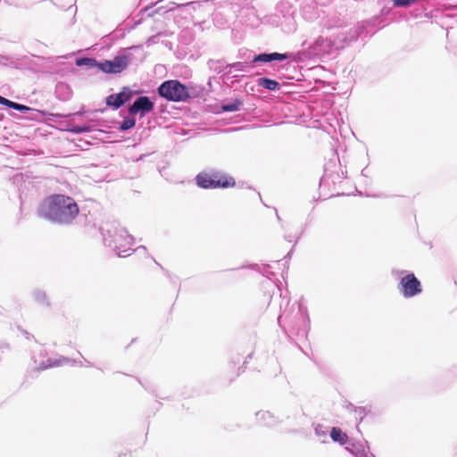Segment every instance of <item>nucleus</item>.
<instances>
[{
	"instance_id": "nucleus-3",
	"label": "nucleus",
	"mask_w": 457,
	"mask_h": 457,
	"mask_svg": "<svg viewBox=\"0 0 457 457\" xmlns=\"http://www.w3.org/2000/svg\"><path fill=\"white\" fill-rule=\"evenodd\" d=\"M194 181L197 187L204 190L228 189L237 186L232 175L215 168H208L198 172Z\"/></svg>"
},
{
	"instance_id": "nucleus-23",
	"label": "nucleus",
	"mask_w": 457,
	"mask_h": 457,
	"mask_svg": "<svg viewBox=\"0 0 457 457\" xmlns=\"http://www.w3.org/2000/svg\"><path fill=\"white\" fill-rule=\"evenodd\" d=\"M256 85L270 92H278L281 88V85L278 80L266 76L258 78Z\"/></svg>"
},
{
	"instance_id": "nucleus-61",
	"label": "nucleus",
	"mask_w": 457,
	"mask_h": 457,
	"mask_svg": "<svg viewBox=\"0 0 457 457\" xmlns=\"http://www.w3.org/2000/svg\"><path fill=\"white\" fill-rule=\"evenodd\" d=\"M239 361H240V359H239V357H237V361H233V363L236 364V363H237Z\"/></svg>"
},
{
	"instance_id": "nucleus-46",
	"label": "nucleus",
	"mask_w": 457,
	"mask_h": 457,
	"mask_svg": "<svg viewBox=\"0 0 457 457\" xmlns=\"http://www.w3.org/2000/svg\"><path fill=\"white\" fill-rule=\"evenodd\" d=\"M15 104L16 102L7 98L3 106H4L8 110H14Z\"/></svg>"
},
{
	"instance_id": "nucleus-37",
	"label": "nucleus",
	"mask_w": 457,
	"mask_h": 457,
	"mask_svg": "<svg viewBox=\"0 0 457 457\" xmlns=\"http://www.w3.org/2000/svg\"><path fill=\"white\" fill-rule=\"evenodd\" d=\"M298 310L303 319L304 323L309 325L311 320H310V317L308 314L307 307L305 305H303V303H299Z\"/></svg>"
},
{
	"instance_id": "nucleus-13",
	"label": "nucleus",
	"mask_w": 457,
	"mask_h": 457,
	"mask_svg": "<svg viewBox=\"0 0 457 457\" xmlns=\"http://www.w3.org/2000/svg\"><path fill=\"white\" fill-rule=\"evenodd\" d=\"M345 450L353 457H376V455L370 452V444L367 440H364V443H362L351 438L349 445L345 446Z\"/></svg>"
},
{
	"instance_id": "nucleus-5",
	"label": "nucleus",
	"mask_w": 457,
	"mask_h": 457,
	"mask_svg": "<svg viewBox=\"0 0 457 457\" xmlns=\"http://www.w3.org/2000/svg\"><path fill=\"white\" fill-rule=\"evenodd\" d=\"M142 49L143 46L141 44L120 47L112 59H103L104 73L116 75L123 72L132 62L133 54L131 51Z\"/></svg>"
},
{
	"instance_id": "nucleus-15",
	"label": "nucleus",
	"mask_w": 457,
	"mask_h": 457,
	"mask_svg": "<svg viewBox=\"0 0 457 457\" xmlns=\"http://www.w3.org/2000/svg\"><path fill=\"white\" fill-rule=\"evenodd\" d=\"M64 115H65V120L68 122H72V123H74L73 121L75 120L76 118L85 117L86 121L83 124H96L95 130H97V127L104 125L103 124L104 120L102 119L89 117V110H86L85 105H81L80 108L77 112L64 113Z\"/></svg>"
},
{
	"instance_id": "nucleus-2",
	"label": "nucleus",
	"mask_w": 457,
	"mask_h": 457,
	"mask_svg": "<svg viewBox=\"0 0 457 457\" xmlns=\"http://www.w3.org/2000/svg\"><path fill=\"white\" fill-rule=\"evenodd\" d=\"M30 120H37L39 122H52V128L60 131H65L73 135H82L95 131L96 124H75L68 122L65 120L64 113L52 112L47 110L37 109V112H34V116H30Z\"/></svg>"
},
{
	"instance_id": "nucleus-57",
	"label": "nucleus",
	"mask_w": 457,
	"mask_h": 457,
	"mask_svg": "<svg viewBox=\"0 0 457 457\" xmlns=\"http://www.w3.org/2000/svg\"><path fill=\"white\" fill-rule=\"evenodd\" d=\"M366 170H367V167L361 170V175L362 176H367Z\"/></svg>"
},
{
	"instance_id": "nucleus-48",
	"label": "nucleus",
	"mask_w": 457,
	"mask_h": 457,
	"mask_svg": "<svg viewBox=\"0 0 457 457\" xmlns=\"http://www.w3.org/2000/svg\"><path fill=\"white\" fill-rule=\"evenodd\" d=\"M305 227L306 225H303V227H301V230L300 232L295 236V244H294V246L298 243V241L300 240L302 235L303 234V231L305 229Z\"/></svg>"
},
{
	"instance_id": "nucleus-60",
	"label": "nucleus",
	"mask_w": 457,
	"mask_h": 457,
	"mask_svg": "<svg viewBox=\"0 0 457 457\" xmlns=\"http://www.w3.org/2000/svg\"><path fill=\"white\" fill-rule=\"evenodd\" d=\"M275 211H276V216H277V219H278V220H281V219H280V217H279V215H278V211H277V209H276V208H275Z\"/></svg>"
},
{
	"instance_id": "nucleus-33",
	"label": "nucleus",
	"mask_w": 457,
	"mask_h": 457,
	"mask_svg": "<svg viewBox=\"0 0 457 457\" xmlns=\"http://www.w3.org/2000/svg\"><path fill=\"white\" fill-rule=\"evenodd\" d=\"M14 111L26 114L27 118L30 120V116H34V112H37V109L16 102Z\"/></svg>"
},
{
	"instance_id": "nucleus-63",
	"label": "nucleus",
	"mask_w": 457,
	"mask_h": 457,
	"mask_svg": "<svg viewBox=\"0 0 457 457\" xmlns=\"http://www.w3.org/2000/svg\"><path fill=\"white\" fill-rule=\"evenodd\" d=\"M44 2H50L53 4H55L53 0H44Z\"/></svg>"
},
{
	"instance_id": "nucleus-59",
	"label": "nucleus",
	"mask_w": 457,
	"mask_h": 457,
	"mask_svg": "<svg viewBox=\"0 0 457 457\" xmlns=\"http://www.w3.org/2000/svg\"><path fill=\"white\" fill-rule=\"evenodd\" d=\"M325 178L324 176H322L320 179V186L323 183Z\"/></svg>"
},
{
	"instance_id": "nucleus-1",
	"label": "nucleus",
	"mask_w": 457,
	"mask_h": 457,
	"mask_svg": "<svg viewBox=\"0 0 457 457\" xmlns=\"http://www.w3.org/2000/svg\"><path fill=\"white\" fill-rule=\"evenodd\" d=\"M37 214L52 224L68 226L79 216V207L73 197L54 193L41 201Z\"/></svg>"
},
{
	"instance_id": "nucleus-17",
	"label": "nucleus",
	"mask_w": 457,
	"mask_h": 457,
	"mask_svg": "<svg viewBox=\"0 0 457 457\" xmlns=\"http://www.w3.org/2000/svg\"><path fill=\"white\" fill-rule=\"evenodd\" d=\"M186 86L189 95L188 103H191L195 100H206L205 96H208V89H206L205 86L195 83L193 81L186 83Z\"/></svg>"
},
{
	"instance_id": "nucleus-47",
	"label": "nucleus",
	"mask_w": 457,
	"mask_h": 457,
	"mask_svg": "<svg viewBox=\"0 0 457 457\" xmlns=\"http://www.w3.org/2000/svg\"><path fill=\"white\" fill-rule=\"evenodd\" d=\"M345 407L346 410H348L350 411H353V412H355L356 411V408H358V406H355L351 402H345Z\"/></svg>"
},
{
	"instance_id": "nucleus-56",
	"label": "nucleus",
	"mask_w": 457,
	"mask_h": 457,
	"mask_svg": "<svg viewBox=\"0 0 457 457\" xmlns=\"http://www.w3.org/2000/svg\"><path fill=\"white\" fill-rule=\"evenodd\" d=\"M137 338H133L131 342L126 346V349H128L134 342H136Z\"/></svg>"
},
{
	"instance_id": "nucleus-41",
	"label": "nucleus",
	"mask_w": 457,
	"mask_h": 457,
	"mask_svg": "<svg viewBox=\"0 0 457 457\" xmlns=\"http://www.w3.org/2000/svg\"><path fill=\"white\" fill-rule=\"evenodd\" d=\"M13 63L14 62H13V61L12 60V58L10 56L0 54V65H2V66H11Z\"/></svg>"
},
{
	"instance_id": "nucleus-58",
	"label": "nucleus",
	"mask_w": 457,
	"mask_h": 457,
	"mask_svg": "<svg viewBox=\"0 0 457 457\" xmlns=\"http://www.w3.org/2000/svg\"><path fill=\"white\" fill-rule=\"evenodd\" d=\"M140 249L146 251V247L145 245L138 246L137 250H140Z\"/></svg>"
},
{
	"instance_id": "nucleus-25",
	"label": "nucleus",
	"mask_w": 457,
	"mask_h": 457,
	"mask_svg": "<svg viewBox=\"0 0 457 457\" xmlns=\"http://www.w3.org/2000/svg\"><path fill=\"white\" fill-rule=\"evenodd\" d=\"M104 103L106 106L112 111H117L123 106V102L120 99V96H118L117 93H112L105 96Z\"/></svg>"
},
{
	"instance_id": "nucleus-6",
	"label": "nucleus",
	"mask_w": 457,
	"mask_h": 457,
	"mask_svg": "<svg viewBox=\"0 0 457 457\" xmlns=\"http://www.w3.org/2000/svg\"><path fill=\"white\" fill-rule=\"evenodd\" d=\"M100 233L103 237V242L104 245L112 248L117 256L119 257H126L129 256L135 250L128 247L126 249H121V245H119V242L125 237V240L129 245H132L134 243V237L129 234L128 230L124 228L120 229H114L113 231L107 228L105 229L104 227L100 228Z\"/></svg>"
},
{
	"instance_id": "nucleus-45",
	"label": "nucleus",
	"mask_w": 457,
	"mask_h": 457,
	"mask_svg": "<svg viewBox=\"0 0 457 457\" xmlns=\"http://www.w3.org/2000/svg\"><path fill=\"white\" fill-rule=\"evenodd\" d=\"M412 15L415 18H419V17H422V16L428 17V13L426 12L425 8L414 10Z\"/></svg>"
},
{
	"instance_id": "nucleus-18",
	"label": "nucleus",
	"mask_w": 457,
	"mask_h": 457,
	"mask_svg": "<svg viewBox=\"0 0 457 457\" xmlns=\"http://www.w3.org/2000/svg\"><path fill=\"white\" fill-rule=\"evenodd\" d=\"M75 65L86 70H97L104 73L103 59L96 60L95 57L83 56L75 59Z\"/></svg>"
},
{
	"instance_id": "nucleus-62",
	"label": "nucleus",
	"mask_w": 457,
	"mask_h": 457,
	"mask_svg": "<svg viewBox=\"0 0 457 457\" xmlns=\"http://www.w3.org/2000/svg\"><path fill=\"white\" fill-rule=\"evenodd\" d=\"M366 196L378 197V195H367Z\"/></svg>"
},
{
	"instance_id": "nucleus-44",
	"label": "nucleus",
	"mask_w": 457,
	"mask_h": 457,
	"mask_svg": "<svg viewBox=\"0 0 457 457\" xmlns=\"http://www.w3.org/2000/svg\"><path fill=\"white\" fill-rule=\"evenodd\" d=\"M18 330H19L22 335H24V336H25L26 339H28V340L34 339V340L37 342V340H36L35 337H34L31 333H29V331H27L26 329H24L23 328H21V326H18Z\"/></svg>"
},
{
	"instance_id": "nucleus-7",
	"label": "nucleus",
	"mask_w": 457,
	"mask_h": 457,
	"mask_svg": "<svg viewBox=\"0 0 457 457\" xmlns=\"http://www.w3.org/2000/svg\"><path fill=\"white\" fill-rule=\"evenodd\" d=\"M156 92L162 98L172 103H188V92L186 83L179 79H166L156 88Z\"/></svg>"
},
{
	"instance_id": "nucleus-27",
	"label": "nucleus",
	"mask_w": 457,
	"mask_h": 457,
	"mask_svg": "<svg viewBox=\"0 0 457 457\" xmlns=\"http://www.w3.org/2000/svg\"><path fill=\"white\" fill-rule=\"evenodd\" d=\"M243 269H249V270H254L256 272H259V273L262 274L263 276H268V271L270 269V264H264L263 265V271L261 270V268H260L258 263H253H253L243 264L242 266H240L238 268H236V269H228V270H226V271H232V270H243Z\"/></svg>"
},
{
	"instance_id": "nucleus-22",
	"label": "nucleus",
	"mask_w": 457,
	"mask_h": 457,
	"mask_svg": "<svg viewBox=\"0 0 457 457\" xmlns=\"http://www.w3.org/2000/svg\"><path fill=\"white\" fill-rule=\"evenodd\" d=\"M164 7L161 6L158 8H154V6H146L142 8L138 13L133 18L130 24H134L137 20H141L140 24L144 21L145 17L152 18L155 13H165Z\"/></svg>"
},
{
	"instance_id": "nucleus-55",
	"label": "nucleus",
	"mask_w": 457,
	"mask_h": 457,
	"mask_svg": "<svg viewBox=\"0 0 457 457\" xmlns=\"http://www.w3.org/2000/svg\"><path fill=\"white\" fill-rule=\"evenodd\" d=\"M6 99H7L6 97H4V96L0 95V104L4 105L5 101H6Z\"/></svg>"
},
{
	"instance_id": "nucleus-54",
	"label": "nucleus",
	"mask_w": 457,
	"mask_h": 457,
	"mask_svg": "<svg viewBox=\"0 0 457 457\" xmlns=\"http://www.w3.org/2000/svg\"><path fill=\"white\" fill-rule=\"evenodd\" d=\"M239 186H240V187H246L248 189H253V187L252 186H246L245 182H244V181L241 182V185H239Z\"/></svg>"
},
{
	"instance_id": "nucleus-35",
	"label": "nucleus",
	"mask_w": 457,
	"mask_h": 457,
	"mask_svg": "<svg viewBox=\"0 0 457 457\" xmlns=\"http://www.w3.org/2000/svg\"><path fill=\"white\" fill-rule=\"evenodd\" d=\"M312 427L313 428L314 434L318 437H323V438L327 437L328 431H327V428L325 426H323L322 424H320V423L313 422Z\"/></svg>"
},
{
	"instance_id": "nucleus-30",
	"label": "nucleus",
	"mask_w": 457,
	"mask_h": 457,
	"mask_svg": "<svg viewBox=\"0 0 457 457\" xmlns=\"http://www.w3.org/2000/svg\"><path fill=\"white\" fill-rule=\"evenodd\" d=\"M137 125L135 118H123L121 122L116 127L120 132H128L133 129Z\"/></svg>"
},
{
	"instance_id": "nucleus-39",
	"label": "nucleus",
	"mask_w": 457,
	"mask_h": 457,
	"mask_svg": "<svg viewBox=\"0 0 457 457\" xmlns=\"http://www.w3.org/2000/svg\"><path fill=\"white\" fill-rule=\"evenodd\" d=\"M154 262L162 270V271L165 273V275L170 278V281L174 284V285H177L179 283V277L175 276V275H172L170 274L167 270H165L160 263H158L154 259Z\"/></svg>"
},
{
	"instance_id": "nucleus-64",
	"label": "nucleus",
	"mask_w": 457,
	"mask_h": 457,
	"mask_svg": "<svg viewBox=\"0 0 457 457\" xmlns=\"http://www.w3.org/2000/svg\"><path fill=\"white\" fill-rule=\"evenodd\" d=\"M321 443L326 444V443H328V441L326 439H324V440H322Z\"/></svg>"
},
{
	"instance_id": "nucleus-11",
	"label": "nucleus",
	"mask_w": 457,
	"mask_h": 457,
	"mask_svg": "<svg viewBox=\"0 0 457 457\" xmlns=\"http://www.w3.org/2000/svg\"><path fill=\"white\" fill-rule=\"evenodd\" d=\"M140 21L141 20H137L134 24H130L129 22L119 24L112 32L104 35L101 38L103 47L110 49L118 40L124 38L128 32H130L137 26L140 25Z\"/></svg>"
},
{
	"instance_id": "nucleus-36",
	"label": "nucleus",
	"mask_w": 457,
	"mask_h": 457,
	"mask_svg": "<svg viewBox=\"0 0 457 457\" xmlns=\"http://www.w3.org/2000/svg\"><path fill=\"white\" fill-rule=\"evenodd\" d=\"M232 70H231V67L229 65V63L226 66V68L224 69V71L220 74V77H218L219 80H222L223 82L226 80V79H237L239 78L238 75H231L232 74Z\"/></svg>"
},
{
	"instance_id": "nucleus-14",
	"label": "nucleus",
	"mask_w": 457,
	"mask_h": 457,
	"mask_svg": "<svg viewBox=\"0 0 457 457\" xmlns=\"http://www.w3.org/2000/svg\"><path fill=\"white\" fill-rule=\"evenodd\" d=\"M243 105L244 99L240 96H236L233 98H225L217 104L216 113L236 112L240 111Z\"/></svg>"
},
{
	"instance_id": "nucleus-51",
	"label": "nucleus",
	"mask_w": 457,
	"mask_h": 457,
	"mask_svg": "<svg viewBox=\"0 0 457 457\" xmlns=\"http://www.w3.org/2000/svg\"><path fill=\"white\" fill-rule=\"evenodd\" d=\"M239 56H240V58L244 59V61H245V58H247V56H248V54L245 53V50H244V53H242V50H239Z\"/></svg>"
},
{
	"instance_id": "nucleus-9",
	"label": "nucleus",
	"mask_w": 457,
	"mask_h": 457,
	"mask_svg": "<svg viewBox=\"0 0 457 457\" xmlns=\"http://www.w3.org/2000/svg\"><path fill=\"white\" fill-rule=\"evenodd\" d=\"M253 62H256L257 67L263 66V65H269L270 68H272L274 71H287L288 67L290 66V62H286L287 61H289L293 55V52H285V53H279V52H268L263 51L260 52L258 54L253 52Z\"/></svg>"
},
{
	"instance_id": "nucleus-8",
	"label": "nucleus",
	"mask_w": 457,
	"mask_h": 457,
	"mask_svg": "<svg viewBox=\"0 0 457 457\" xmlns=\"http://www.w3.org/2000/svg\"><path fill=\"white\" fill-rule=\"evenodd\" d=\"M373 21H363L358 23L357 27L351 28L345 32L339 33L334 39L337 50H342L356 42L362 36H373L376 30H373Z\"/></svg>"
},
{
	"instance_id": "nucleus-10",
	"label": "nucleus",
	"mask_w": 457,
	"mask_h": 457,
	"mask_svg": "<svg viewBox=\"0 0 457 457\" xmlns=\"http://www.w3.org/2000/svg\"><path fill=\"white\" fill-rule=\"evenodd\" d=\"M308 46L309 51L306 55L314 59L328 58L337 52L334 40L323 37H318Z\"/></svg>"
},
{
	"instance_id": "nucleus-24",
	"label": "nucleus",
	"mask_w": 457,
	"mask_h": 457,
	"mask_svg": "<svg viewBox=\"0 0 457 457\" xmlns=\"http://www.w3.org/2000/svg\"><path fill=\"white\" fill-rule=\"evenodd\" d=\"M118 96H120V99L123 102V105L130 103L135 96L139 94V90L133 89L130 86H123L120 91L117 92Z\"/></svg>"
},
{
	"instance_id": "nucleus-16",
	"label": "nucleus",
	"mask_w": 457,
	"mask_h": 457,
	"mask_svg": "<svg viewBox=\"0 0 457 457\" xmlns=\"http://www.w3.org/2000/svg\"><path fill=\"white\" fill-rule=\"evenodd\" d=\"M255 417L258 422L262 425L270 428L274 427L278 423H282L285 420H289L291 415L287 413L280 419L269 411H259L255 413Z\"/></svg>"
},
{
	"instance_id": "nucleus-38",
	"label": "nucleus",
	"mask_w": 457,
	"mask_h": 457,
	"mask_svg": "<svg viewBox=\"0 0 457 457\" xmlns=\"http://www.w3.org/2000/svg\"><path fill=\"white\" fill-rule=\"evenodd\" d=\"M393 6L395 8L407 7L414 3L416 0H391Z\"/></svg>"
},
{
	"instance_id": "nucleus-4",
	"label": "nucleus",
	"mask_w": 457,
	"mask_h": 457,
	"mask_svg": "<svg viewBox=\"0 0 457 457\" xmlns=\"http://www.w3.org/2000/svg\"><path fill=\"white\" fill-rule=\"evenodd\" d=\"M391 275L398 278L397 290L404 299H411L423 292L421 281L415 273L407 270L392 269Z\"/></svg>"
},
{
	"instance_id": "nucleus-40",
	"label": "nucleus",
	"mask_w": 457,
	"mask_h": 457,
	"mask_svg": "<svg viewBox=\"0 0 457 457\" xmlns=\"http://www.w3.org/2000/svg\"><path fill=\"white\" fill-rule=\"evenodd\" d=\"M213 82L220 85V81L219 80L217 76L213 75L209 77L206 87V89H208V95L213 91Z\"/></svg>"
},
{
	"instance_id": "nucleus-31",
	"label": "nucleus",
	"mask_w": 457,
	"mask_h": 457,
	"mask_svg": "<svg viewBox=\"0 0 457 457\" xmlns=\"http://www.w3.org/2000/svg\"><path fill=\"white\" fill-rule=\"evenodd\" d=\"M135 379L142 386V387L151 394L153 396L160 398V399H168V397H162L157 393V387L155 385L151 383L143 382L140 378L134 377Z\"/></svg>"
},
{
	"instance_id": "nucleus-53",
	"label": "nucleus",
	"mask_w": 457,
	"mask_h": 457,
	"mask_svg": "<svg viewBox=\"0 0 457 457\" xmlns=\"http://www.w3.org/2000/svg\"><path fill=\"white\" fill-rule=\"evenodd\" d=\"M285 239L287 241V242H292L293 241V236L291 234L289 235H286L285 236Z\"/></svg>"
},
{
	"instance_id": "nucleus-42",
	"label": "nucleus",
	"mask_w": 457,
	"mask_h": 457,
	"mask_svg": "<svg viewBox=\"0 0 457 457\" xmlns=\"http://www.w3.org/2000/svg\"><path fill=\"white\" fill-rule=\"evenodd\" d=\"M49 368H53V364H52L51 359H47L46 361H42L39 363V365L37 367V370L43 371V370H47Z\"/></svg>"
},
{
	"instance_id": "nucleus-20",
	"label": "nucleus",
	"mask_w": 457,
	"mask_h": 457,
	"mask_svg": "<svg viewBox=\"0 0 457 457\" xmlns=\"http://www.w3.org/2000/svg\"><path fill=\"white\" fill-rule=\"evenodd\" d=\"M73 91L71 86L64 82L59 81L55 85L54 95L57 99L62 102L69 101L72 96Z\"/></svg>"
},
{
	"instance_id": "nucleus-29",
	"label": "nucleus",
	"mask_w": 457,
	"mask_h": 457,
	"mask_svg": "<svg viewBox=\"0 0 457 457\" xmlns=\"http://www.w3.org/2000/svg\"><path fill=\"white\" fill-rule=\"evenodd\" d=\"M307 45V42L304 41L303 44H302V46L303 47L302 50L300 51H297V52H293L294 53V55L293 57L290 59L292 61H295V62H304L305 60H312V59H314L313 57H309L307 56V52L309 51V46H307L305 47V46Z\"/></svg>"
},
{
	"instance_id": "nucleus-19",
	"label": "nucleus",
	"mask_w": 457,
	"mask_h": 457,
	"mask_svg": "<svg viewBox=\"0 0 457 457\" xmlns=\"http://www.w3.org/2000/svg\"><path fill=\"white\" fill-rule=\"evenodd\" d=\"M245 53L248 54V56L245 61L229 63L232 71L250 72L253 69L257 68L256 62H253V51L245 49Z\"/></svg>"
},
{
	"instance_id": "nucleus-49",
	"label": "nucleus",
	"mask_w": 457,
	"mask_h": 457,
	"mask_svg": "<svg viewBox=\"0 0 457 457\" xmlns=\"http://www.w3.org/2000/svg\"><path fill=\"white\" fill-rule=\"evenodd\" d=\"M162 406V403L159 401H156L154 407V414H155V411H158Z\"/></svg>"
},
{
	"instance_id": "nucleus-32",
	"label": "nucleus",
	"mask_w": 457,
	"mask_h": 457,
	"mask_svg": "<svg viewBox=\"0 0 457 457\" xmlns=\"http://www.w3.org/2000/svg\"><path fill=\"white\" fill-rule=\"evenodd\" d=\"M370 411L371 406H358V408H356L355 413H358L360 415V417L356 419V428L359 433H361L359 425L370 413Z\"/></svg>"
},
{
	"instance_id": "nucleus-52",
	"label": "nucleus",
	"mask_w": 457,
	"mask_h": 457,
	"mask_svg": "<svg viewBox=\"0 0 457 457\" xmlns=\"http://www.w3.org/2000/svg\"><path fill=\"white\" fill-rule=\"evenodd\" d=\"M294 247H295V246L293 245L292 249H291V250L287 253V255L285 256V259H288V260H289V259H291L292 254H293V249H294Z\"/></svg>"
},
{
	"instance_id": "nucleus-12",
	"label": "nucleus",
	"mask_w": 457,
	"mask_h": 457,
	"mask_svg": "<svg viewBox=\"0 0 457 457\" xmlns=\"http://www.w3.org/2000/svg\"><path fill=\"white\" fill-rule=\"evenodd\" d=\"M155 103L148 96H139L133 99L129 108V113L132 116H138L140 119L145 117L154 110Z\"/></svg>"
},
{
	"instance_id": "nucleus-50",
	"label": "nucleus",
	"mask_w": 457,
	"mask_h": 457,
	"mask_svg": "<svg viewBox=\"0 0 457 457\" xmlns=\"http://www.w3.org/2000/svg\"><path fill=\"white\" fill-rule=\"evenodd\" d=\"M104 111H105L104 108L89 110V114H94V113H97V112L103 113V112H104Z\"/></svg>"
},
{
	"instance_id": "nucleus-43",
	"label": "nucleus",
	"mask_w": 457,
	"mask_h": 457,
	"mask_svg": "<svg viewBox=\"0 0 457 457\" xmlns=\"http://www.w3.org/2000/svg\"><path fill=\"white\" fill-rule=\"evenodd\" d=\"M253 356V352L248 353L243 362V365L238 369L237 376H239L242 372H244L245 369L246 368V364L248 363V361L251 360Z\"/></svg>"
},
{
	"instance_id": "nucleus-21",
	"label": "nucleus",
	"mask_w": 457,
	"mask_h": 457,
	"mask_svg": "<svg viewBox=\"0 0 457 457\" xmlns=\"http://www.w3.org/2000/svg\"><path fill=\"white\" fill-rule=\"evenodd\" d=\"M329 436L334 443H337L342 446L349 445L351 437L345 433L341 428L334 426L330 428Z\"/></svg>"
},
{
	"instance_id": "nucleus-34",
	"label": "nucleus",
	"mask_w": 457,
	"mask_h": 457,
	"mask_svg": "<svg viewBox=\"0 0 457 457\" xmlns=\"http://www.w3.org/2000/svg\"><path fill=\"white\" fill-rule=\"evenodd\" d=\"M52 361V364H53V368L54 367H59V366H62L63 364H71V365H75L78 363V361L74 359H71V358H68V357H64V356H61L59 358H54V359H51ZM79 366H82V362L81 361H79Z\"/></svg>"
},
{
	"instance_id": "nucleus-26",
	"label": "nucleus",
	"mask_w": 457,
	"mask_h": 457,
	"mask_svg": "<svg viewBox=\"0 0 457 457\" xmlns=\"http://www.w3.org/2000/svg\"><path fill=\"white\" fill-rule=\"evenodd\" d=\"M228 64V62H227L224 58L218 60L209 59L207 62L208 68L220 76L224 71V69Z\"/></svg>"
},
{
	"instance_id": "nucleus-28",
	"label": "nucleus",
	"mask_w": 457,
	"mask_h": 457,
	"mask_svg": "<svg viewBox=\"0 0 457 457\" xmlns=\"http://www.w3.org/2000/svg\"><path fill=\"white\" fill-rule=\"evenodd\" d=\"M32 296L37 303L44 305L46 307L51 306L50 300L45 291L41 289H35L32 293Z\"/></svg>"
}]
</instances>
